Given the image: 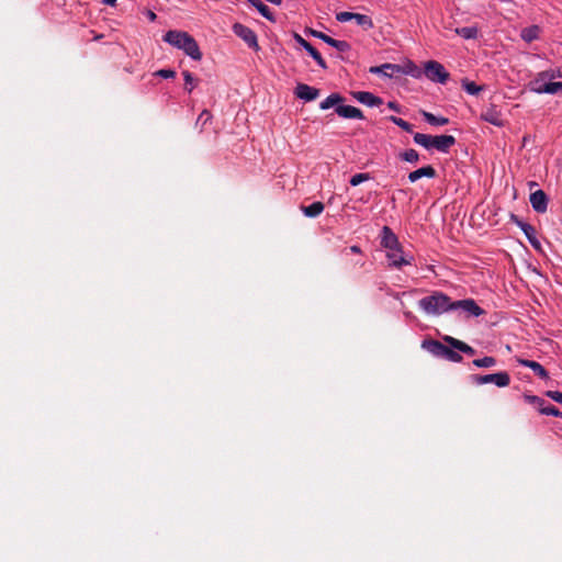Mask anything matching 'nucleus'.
<instances>
[{"instance_id":"nucleus-1","label":"nucleus","mask_w":562,"mask_h":562,"mask_svg":"<svg viewBox=\"0 0 562 562\" xmlns=\"http://www.w3.org/2000/svg\"><path fill=\"white\" fill-rule=\"evenodd\" d=\"M164 41L179 49H182L194 60H200L202 58V53L198 42L187 32L173 30L168 31L164 35Z\"/></svg>"},{"instance_id":"nucleus-2","label":"nucleus","mask_w":562,"mask_h":562,"mask_svg":"<svg viewBox=\"0 0 562 562\" xmlns=\"http://www.w3.org/2000/svg\"><path fill=\"white\" fill-rule=\"evenodd\" d=\"M345 98L340 93H331L319 103L322 110L334 108V112L344 119L363 120V113L360 109L352 105H345Z\"/></svg>"},{"instance_id":"nucleus-3","label":"nucleus","mask_w":562,"mask_h":562,"mask_svg":"<svg viewBox=\"0 0 562 562\" xmlns=\"http://www.w3.org/2000/svg\"><path fill=\"white\" fill-rule=\"evenodd\" d=\"M419 306L428 314H441L453 310V302L442 292H434L419 300Z\"/></svg>"},{"instance_id":"nucleus-4","label":"nucleus","mask_w":562,"mask_h":562,"mask_svg":"<svg viewBox=\"0 0 562 562\" xmlns=\"http://www.w3.org/2000/svg\"><path fill=\"white\" fill-rule=\"evenodd\" d=\"M414 142L426 149L435 148L440 153H448L449 149L456 144V138L451 135H426L416 133Z\"/></svg>"},{"instance_id":"nucleus-5","label":"nucleus","mask_w":562,"mask_h":562,"mask_svg":"<svg viewBox=\"0 0 562 562\" xmlns=\"http://www.w3.org/2000/svg\"><path fill=\"white\" fill-rule=\"evenodd\" d=\"M422 348L426 349L436 357L443 358L451 362H461L463 360L462 356L456 349L449 345L445 346L442 342L432 338L424 339L422 342Z\"/></svg>"},{"instance_id":"nucleus-6","label":"nucleus","mask_w":562,"mask_h":562,"mask_svg":"<svg viewBox=\"0 0 562 562\" xmlns=\"http://www.w3.org/2000/svg\"><path fill=\"white\" fill-rule=\"evenodd\" d=\"M385 69H391V72H384V75L390 78L398 74L412 75L415 78H419L422 76V70L411 60H408L404 66L396 64L373 66L369 71L372 74H379V71H384Z\"/></svg>"},{"instance_id":"nucleus-7","label":"nucleus","mask_w":562,"mask_h":562,"mask_svg":"<svg viewBox=\"0 0 562 562\" xmlns=\"http://www.w3.org/2000/svg\"><path fill=\"white\" fill-rule=\"evenodd\" d=\"M554 77H555L554 72H549V71L540 72L538 75V77L530 82L531 91H535L537 93H550V94L562 92V82L561 81L546 82L547 78L552 79Z\"/></svg>"},{"instance_id":"nucleus-8","label":"nucleus","mask_w":562,"mask_h":562,"mask_svg":"<svg viewBox=\"0 0 562 562\" xmlns=\"http://www.w3.org/2000/svg\"><path fill=\"white\" fill-rule=\"evenodd\" d=\"M424 74L429 80L440 83L447 82L450 77L445 67L436 60H428L424 64Z\"/></svg>"},{"instance_id":"nucleus-9","label":"nucleus","mask_w":562,"mask_h":562,"mask_svg":"<svg viewBox=\"0 0 562 562\" xmlns=\"http://www.w3.org/2000/svg\"><path fill=\"white\" fill-rule=\"evenodd\" d=\"M473 380L477 384L494 383L499 387L508 386L510 383V376L505 371L485 375H474Z\"/></svg>"},{"instance_id":"nucleus-10","label":"nucleus","mask_w":562,"mask_h":562,"mask_svg":"<svg viewBox=\"0 0 562 562\" xmlns=\"http://www.w3.org/2000/svg\"><path fill=\"white\" fill-rule=\"evenodd\" d=\"M233 32L235 33V35L240 37L250 48L255 50L259 49L257 35L251 29L244 24L235 23L233 25Z\"/></svg>"},{"instance_id":"nucleus-11","label":"nucleus","mask_w":562,"mask_h":562,"mask_svg":"<svg viewBox=\"0 0 562 562\" xmlns=\"http://www.w3.org/2000/svg\"><path fill=\"white\" fill-rule=\"evenodd\" d=\"M461 308L472 316H481L485 314V311L480 307L473 299H465L453 302V310Z\"/></svg>"},{"instance_id":"nucleus-12","label":"nucleus","mask_w":562,"mask_h":562,"mask_svg":"<svg viewBox=\"0 0 562 562\" xmlns=\"http://www.w3.org/2000/svg\"><path fill=\"white\" fill-rule=\"evenodd\" d=\"M381 245L387 250L400 251V243L397 236L392 232V229L389 226H383L382 228Z\"/></svg>"},{"instance_id":"nucleus-13","label":"nucleus","mask_w":562,"mask_h":562,"mask_svg":"<svg viewBox=\"0 0 562 562\" xmlns=\"http://www.w3.org/2000/svg\"><path fill=\"white\" fill-rule=\"evenodd\" d=\"M532 209L538 213H544L548 207V196L543 190H537L530 194Z\"/></svg>"},{"instance_id":"nucleus-14","label":"nucleus","mask_w":562,"mask_h":562,"mask_svg":"<svg viewBox=\"0 0 562 562\" xmlns=\"http://www.w3.org/2000/svg\"><path fill=\"white\" fill-rule=\"evenodd\" d=\"M386 257L390 260V266L394 268H401L404 265H411L413 257L409 259L403 256V249L400 245V251L396 250H387Z\"/></svg>"},{"instance_id":"nucleus-15","label":"nucleus","mask_w":562,"mask_h":562,"mask_svg":"<svg viewBox=\"0 0 562 562\" xmlns=\"http://www.w3.org/2000/svg\"><path fill=\"white\" fill-rule=\"evenodd\" d=\"M442 340L448 344L450 347H452L453 349L458 350V351H461L465 355H469V356H473L475 353V349L472 348L471 346H469L468 344L457 339V338H453L451 336H443L442 337Z\"/></svg>"},{"instance_id":"nucleus-16","label":"nucleus","mask_w":562,"mask_h":562,"mask_svg":"<svg viewBox=\"0 0 562 562\" xmlns=\"http://www.w3.org/2000/svg\"><path fill=\"white\" fill-rule=\"evenodd\" d=\"M359 102L369 106H378L383 103L382 99L368 91H357L352 93Z\"/></svg>"},{"instance_id":"nucleus-17","label":"nucleus","mask_w":562,"mask_h":562,"mask_svg":"<svg viewBox=\"0 0 562 562\" xmlns=\"http://www.w3.org/2000/svg\"><path fill=\"white\" fill-rule=\"evenodd\" d=\"M294 94L296 98L304 101H313L316 99V88L310 87L305 83H297L294 89Z\"/></svg>"},{"instance_id":"nucleus-18","label":"nucleus","mask_w":562,"mask_h":562,"mask_svg":"<svg viewBox=\"0 0 562 562\" xmlns=\"http://www.w3.org/2000/svg\"><path fill=\"white\" fill-rule=\"evenodd\" d=\"M318 40L324 41L328 45L335 47L340 53L349 52L351 48L348 42L335 40L323 32H318Z\"/></svg>"},{"instance_id":"nucleus-19","label":"nucleus","mask_w":562,"mask_h":562,"mask_svg":"<svg viewBox=\"0 0 562 562\" xmlns=\"http://www.w3.org/2000/svg\"><path fill=\"white\" fill-rule=\"evenodd\" d=\"M517 361L519 364L531 369L539 378L549 379L548 371L539 362L533 361V360H528V359H518Z\"/></svg>"},{"instance_id":"nucleus-20","label":"nucleus","mask_w":562,"mask_h":562,"mask_svg":"<svg viewBox=\"0 0 562 562\" xmlns=\"http://www.w3.org/2000/svg\"><path fill=\"white\" fill-rule=\"evenodd\" d=\"M436 176H437V172H436L435 168L432 166L428 165V166L422 167L417 170L409 172L408 180L411 182H415L423 177L435 178Z\"/></svg>"},{"instance_id":"nucleus-21","label":"nucleus","mask_w":562,"mask_h":562,"mask_svg":"<svg viewBox=\"0 0 562 562\" xmlns=\"http://www.w3.org/2000/svg\"><path fill=\"white\" fill-rule=\"evenodd\" d=\"M481 119L495 126H503L504 121L501 117V113L495 108H490L481 114Z\"/></svg>"},{"instance_id":"nucleus-22","label":"nucleus","mask_w":562,"mask_h":562,"mask_svg":"<svg viewBox=\"0 0 562 562\" xmlns=\"http://www.w3.org/2000/svg\"><path fill=\"white\" fill-rule=\"evenodd\" d=\"M522 232L525 233L526 237L528 238L529 243L536 248V249H539L540 248V241L538 240L537 238V232H536V228L526 223L522 225Z\"/></svg>"},{"instance_id":"nucleus-23","label":"nucleus","mask_w":562,"mask_h":562,"mask_svg":"<svg viewBox=\"0 0 562 562\" xmlns=\"http://www.w3.org/2000/svg\"><path fill=\"white\" fill-rule=\"evenodd\" d=\"M252 7H255L259 13L269 21H274L273 14L268 5L260 0H248Z\"/></svg>"},{"instance_id":"nucleus-24","label":"nucleus","mask_w":562,"mask_h":562,"mask_svg":"<svg viewBox=\"0 0 562 562\" xmlns=\"http://www.w3.org/2000/svg\"><path fill=\"white\" fill-rule=\"evenodd\" d=\"M422 115L425 119V121L431 125H447L449 123L448 117H438L430 112L422 111Z\"/></svg>"},{"instance_id":"nucleus-25","label":"nucleus","mask_w":562,"mask_h":562,"mask_svg":"<svg viewBox=\"0 0 562 562\" xmlns=\"http://www.w3.org/2000/svg\"><path fill=\"white\" fill-rule=\"evenodd\" d=\"M456 33L465 40L477 37L479 30L475 26L456 29Z\"/></svg>"},{"instance_id":"nucleus-26","label":"nucleus","mask_w":562,"mask_h":562,"mask_svg":"<svg viewBox=\"0 0 562 562\" xmlns=\"http://www.w3.org/2000/svg\"><path fill=\"white\" fill-rule=\"evenodd\" d=\"M539 26L532 25L530 27H526L521 31V37L526 42H532L533 40L538 38L539 35Z\"/></svg>"},{"instance_id":"nucleus-27","label":"nucleus","mask_w":562,"mask_h":562,"mask_svg":"<svg viewBox=\"0 0 562 562\" xmlns=\"http://www.w3.org/2000/svg\"><path fill=\"white\" fill-rule=\"evenodd\" d=\"M353 20L364 30H370L373 27L372 19L369 15L355 13Z\"/></svg>"},{"instance_id":"nucleus-28","label":"nucleus","mask_w":562,"mask_h":562,"mask_svg":"<svg viewBox=\"0 0 562 562\" xmlns=\"http://www.w3.org/2000/svg\"><path fill=\"white\" fill-rule=\"evenodd\" d=\"M294 40L300 44L302 45L307 52L308 54L314 58L316 59V47H314L311 43H308L307 41H305L300 34L295 33L294 34Z\"/></svg>"},{"instance_id":"nucleus-29","label":"nucleus","mask_w":562,"mask_h":562,"mask_svg":"<svg viewBox=\"0 0 562 562\" xmlns=\"http://www.w3.org/2000/svg\"><path fill=\"white\" fill-rule=\"evenodd\" d=\"M398 156L402 160L407 162H417L419 160V154L413 148L400 153Z\"/></svg>"},{"instance_id":"nucleus-30","label":"nucleus","mask_w":562,"mask_h":562,"mask_svg":"<svg viewBox=\"0 0 562 562\" xmlns=\"http://www.w3.org/2000/svg\"><path fill=\"white\" fill-rule=\"evenodd\" d=\"M473 364L477 368H491L496 364V359L494 357L486 356L482 359L473 360Z\"/></svg>"},{"instance_id":"nucleus-31","label":"nucleus","mask_w":562,"mask_h":562,"mask_svg":"<svg viewBox=\"0 0 562 562\" xmlns=\"http://www.w3.org/2000/svg\"><path fill=\"white\" fill-rule=\"evenodd\" d=\"M462 87L464 88V90L470 93V94H477L480 91L483 90V87L482 86H477L475 82L473 81H469V80H463L462 81Z\"/></svg>"},{"instance_id":"nucleus-32","label":"nucleus","mask_w":562,"mask_h":562,"mask_svg":"<svg viewBox=\"0 0 562 562\" xmlns=\"http://www.w3.org/2000/svg\"><path fill=\"white\" fill-rule=\"evenodd\" d=\"M390 121L393 122L398 127H401L402 130H404L405 132L411 133L413 131L412 124H409L408 122L404 121L401 117L392 115L390 116Z\"/></svg>"},{"instance_id":"nucleus-33","label":"nucleus","mask_w":562,"mask_h":562,"mask_svg":"<svg viewBox=\"0 0 562 562\" xmlns=\"http://www.w3.org/2000/svg\"><path fill=\"white\" fill-rule=\"evenodd\" d=\"M370 179H371L370 173H356L355 176L351 177L349 182L351 186L356 187V186L360 184L361 182L368 181Z\"/></svg>"},{"instance_id":"nucleus-34","label":"nucleus","mask_w":562,"mask_h":562,"mask_svg":"<svg viewBox=\"0 0 562 562\" xmlns=\"http://www.w3.org/2000/svg\"><path fill=\"white\" fill-rule=\"evenodd\" d=\"M524 398L526 402H528L529 404H536L537 406H539V409L541 407H546L544 406V400L537 396V395H529V394H525L524 395Z\"/></svg>"},{"instance_id":"nucleus-35","label":"nucleus","mask_w":562,"mask_h":562,"mask_svg":"<svg viewBox=\"0 0 562 562\" xmlns=\"http://www.w3.org/2000/svg\"><path fill=\"white\" fill-rule=\"evenodd\" d=\"M540 413L543 415H552L555 417H562V412L553 405H549L540 408Z\"/></svg>"},{"instance_id":"nucleus-36","label":"nucleus","mask_w":562,"mask_h":562,"mask_svg":"<svg viewBox=\"0 0 562 562\" xmlns=\"http://www.w3.org/2000/svg\"><path fill=\"white\" fill-rule=\"evenodd\" d=\"M211 119V112L207 110H203L196 120V125H201V127H203Z\"/></svg>"},{"instance_id":"nucleus-37","label":"nucleus","mask_w":562,"mask_h":562,"mask_svg":"<svg viewBox=\"0 0 562 562\" xmlns=\"http://www.w3.org/2000/svg\"><path fill=\"white\" fill-rule=\"evenodd\" d=\"M182 75H183V78L186 81L184 88H186V90H188V92H191L193 89L192 82H193L194 78H193L192 74L188 70L183 71Z\"/></svg>"},{"instance_id":"nucleus-38","label":"nucleus","mask_w":562,"mask_h":562,"mask_svg":"<svg viewBox=\"0 0 562 562\" xmlns=\"http://www.w3.org/2000/svg\"><path fill=\"white\" fill-rule=\"evenodd\" d=\"M301 209L306 216H310V217L316 216V202H313L307 206H301Z\"/></svg>"},{"instance_id":"nucleus-39","label":"nucleus","mask_w":562,"mask_h":562,"mask_svg":"<svg viewBox=\"0 0 562 562\" xmlns=\"http://www.w3.org/2000/svg\"><path fill=\"white\" fill-rule=\"evenodd\" d=\"M353 16H355V13L344 11V12H339V13L336 15V19H337L339 22H347V21L353 20Z\"/></svg>"},{"instance_id":"nucleus-40","label":"nucleus","mask_w":562,"mask_h":562,"mask_svg":"<svg viewBox=\"0 0 562 562\" xmlns=\"http://www.w3.org/2000/svg\"><path fill=\"white\" fill-rule=\"evenodd\" d=\"M546 395L562 405V392L547 391Z\"/></svg>"},{"instance_id":"nucleus-41","label":"nucleus","mask_w":562,"mask_h":562,"mask_svg":"<svg viewBox=\"0 0 562 562\" xmlns=\"http://www.w3.org/2000/svg\"><path fill=\"white\" fill-rule=\"evenodd\" d=\"M155 75L168 79L173 78L176 72L171 69H160Z\"/></svg>"},{"instance_id":"nucleus-42","label":"nucleus","mask_w":562,"mask_h":562,"mask_svg":"<svg viewBox=\"0 0 562 562\" xmlns=\"http://www.w3.org/2000/svg\"><path fill=\"white\" fill-rule=\"evenodd\" d=\"M510 221L517 224L520 228H522V225L526 224V222H522L516 214H510Z\"/></svg>"},{"instance_id":"nucleus-43","label":"nucleus","mask_w":562,"mask_h":562,"mask_svg":"<svg viewBox=\"0 0 562 562\" xmlns=\"http://www.w3.org/2000/svg\"><path fill=\"white\" fill-rule=\"evenodd\" d=\"M387 106H389L391 110H394V111H396V112H400V111H401L400 105H398L396 102H394V101H390V102L387 103Z\"/></svg>"},{"instance_id":"nucleus-44","label":"nucleus","mask_w":562,"mask_h":562,"mask_svg":"<svg viewBox=\"0 0 562 562\" xmlns=\"http://www.w3.org/2000/svg\"><path fill=\"white\" fill-rule=\"evenodd\" d=\"M117 0H102V2L106 5L114 7Z\"/></svg>"},{"instance_id":"nucleus-45","label":"nucleus","mask_w":562,"mask_h":562,"mask_svg":"<svg viewBox=\"0 0 562 562\" xmlns=\"http://www.w3.org/2000/svg\"><path fill=\"white\" fill-rule=\"evenodd\" d=\"M318 66L323 67V68H326V63L325 60L322 58V56L318 54Z\"/></svg>"},{"instance_id":"nucleus-46","label":"nucleus","mask_w":562,"mask_h":562,"mask_svg":"<svg viewBox=\"0 0 562 562\" xmlns=\"http://www.w3.org/2000/svg\"><path fill=\"white\" fill-rule=\"evenodd\" d=\"M350 250H351L352 252H355V254H360V252H361L360 248H359L358 246H356V245L351 246V247H350Z\"/></svg>"},{"instance_id":"nucleus-47","label":"nucleus","mask_w":562,"mask_h":562,"mask_svg":"<svg viewBox=\"0 0 562 562\" xmlns=\"http://www.w3.org/2000/svg\"><path fill=\"white\" fill-rule=\"evenodd\" d=\"M156 18H157V15H156L153 11H148V19H149L150 21H155V20H156Z\"/></svg>"},{"instance_id":"nucleus-48","label":"nucleus","mask_w":562,"mask_h":562,"mask_svg":"<svg viewBox=\"0 0 562 562\" xmlns=\"http://www.w3.org/2000/svg\"><path fill=\"white\" fill-rule=\"evenodd\" d=\"M324 210V205L322 202H318V214H321Z\"/></svg>"},{"instance_id":"nucleus-49","label":"nucleus","mask_w":562,"mask_h":562,"mask_svg":"<svg viewBox=\"0 0 562 562\" xmlns=\"http://www.w3.org/2000/svg\"><path fill=\"white\" fill-rule=\"evenodd\" d=\"M308 33L313 36H316V30L308 29Z\"/></svg>"},{"instance_id":"nucleus-50","label":"nucleus","mask_w":562,"mask_h":562,"mask_svg":"<svg viewBox=\"0 0 562 562\" xmlns=\"http://www.w3.org/2000/svg\"><path fill=\"white\" fill-rule=\"evenodd\" d=\"M103 35H97L94 38L100 40Z\"/></svg>"},{"instance_id":"nucleus-51","label":"nucleus","mask_w":562,"mask_h":562,"mask_svg":"<svg viewBox=\"0 0 562 562\" xmlns=\"http://www.w3.org/2000/svg\"><path fill=\"white\" fill-rule=\"evenodd\" d=\"M382 74L384 72H391V69H385L384 71H381Z\"/></svg>"}]
</instances>
